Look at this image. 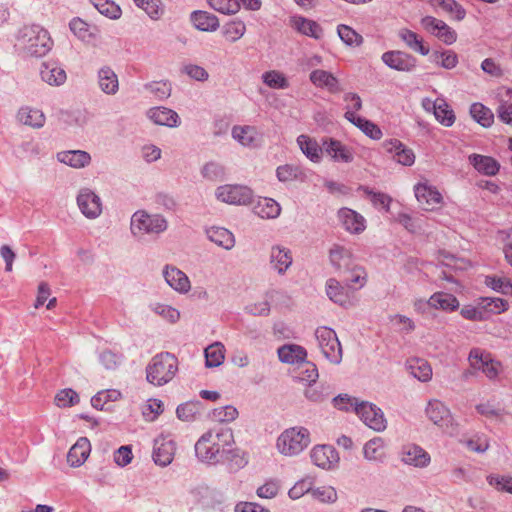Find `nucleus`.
<instances>
[{
    "label": "nucleus",
    "instance_id": "7c9ffc66",
    "mask_svg": "<svg viewBox=\"0 0 512 512\" xmlns=\"http://www.w3.org/2000/svg\"><path fill=\"white\" fill-rule=\"evenodd\" d=\"M16 118L20 123L34 129L42 128L46 122V117L43 111L31 106L20 107Z\"/></svg>",
    "mask_w": 512,
    "mask_h": 512
},
{
    "label": "nucleus",
    "instance_id": "4468645a",
    "mask_svg": "<svg viewBox=\"0 0 512 512\" xmlns=\"http://www.w3.org/2000/svg\"><path fill=\"white\" fill-rule=\"evenodd\" d=\"M292 263L293 256L289 248L279 244L273 245L270 248L269 265L278 275L286 274Z\"/></svg>",
    "mask_w": 512,
    "mask_h": 512
},
{
    "label": "nucleus",
    "instance_id": "0eeeda50",
    "mask_svg": "<svg viewBox=\"0 0 512 512\" xmlns=\"http://www.w3.org/2000/svg\"><path fill=\"white\" fill-rule=\"evenodd\" d=\"M76 204L81 214L89 220L99 218L103 212L101 197L89 187H82L78 190Z\"/></svg>",
    "mask_w": 512,
    "mask_h": 512
},
{
    "label": "nucleus",
    "instance_id": "c9c22d12",
    "mask_svg": "<svg viewBox=\"0 0 512 512\" xmlns=\"http://www.w3.org/2000/svg\"><path fill=\"white\" fill-rule=\"evenodd\" d=\"M460 303L456 296L451 293L438 291L430 296V308L444 312H454L458 310Z\"/></svg>",
    "mask_w": 512,
    "mask_h": 512
},
{
    "label": "nucleus",
    "instance_id": "473e14b6",
    "mask_svg": "<svg viewBox=\"0 0 512 512\" xmlns=\"http://www.w3.org/2000/svg\"><path fill=\"white\" fill-rule=\"evenodd\" d=\"M190 20L197 30L204 32H214L220 26L218 17L208 11H193Z\"/></svg>",
    "mask_w": 512,
    "mask_h": 512
},
{
    "label": "nucleus",
    "instance_id": "c85d7f7f",
    "mask_svg": "<svg viewBox=\"0 0 512 512\" xmlns=\"http://www.w3.org/2000/svg\"><path fill=\"white\" fill-rule=\"evenodd\" d=\"M427 417L439 427H447L452 420L451 413L445 404L439 400H430L426 407Z\"/></svg>",
    "mask_w": 512,
    "mask_h": 512
},
{
    "label": "nucleus",
    "instance_id": "2f4dec72",
    "mask_svg": "<svg viewBox=\"0 0 512 512\" xmlns=\"http://www.w3.org/2000/svg\"><path fill=\"white\" fill-rule=\"evenodd\" d=\"M290 24L293 29L299 32L302 35L320 39L322 37L323 31L320 25L314 20L305 18L303 16H292L290 18Z\"/></svg>",
    "mask_w": 512,
    "mask_h": 512
},
{
    "label": "nucleus",
    "instance_id": "bf43d9fd",
    "mask_svg": "<svg viewBox=\"0 0 512 512\" xmlns=\"http://www.w3.org/2000/svg\"><path fill=\"white\" fill-rule=\"evenodd\" d=\"M121 398V392L116 389H108L98 392L91 398V405L97 410H103L104 405L110 401L114 402Z\"/></svg>",
    "mask_w": 512,
    "mask_h": 512
},
{
    "label": "nucleus",
    "instance_id": "aec40b11",
    "mask_svg": "<svg viewBox=\"0 0 512 512\" xmlns=\"http://www.w3.org/2000/svg\"><path fill=\"white\" fill-rule=\"evenodd\" d=\"M401 461L410 466L425 468L431 462V457L422 447L415 444L403 446L401 450Z\"/></svg>",
    "mask_w": 512,
    "mask_h": 512
},
{
    "label": "nucleus",
    "instance_id": "2eb2a0df",
    "mask_svg": "<svg viewBox=\"0 0 512 512\" xmlns=\"http://www.w3.org/2000/svg\"><path fill=\"white\" fill-rule=\"evenodd\" d=\"M175 442L168 437H158L154 440L152 458L156 465L166 467L174 459Z\"/></svg>",
    "mask_w": 512,
    "mask_h": 512
},
{
    "label": "nucleus",
    "instance_id": "5701e85b",
    "mask_svg": "<svg viewBox=\"0 0 512 512\" xmlns=\"http://www.w3.org/2000/svg\"><path fill=\"white\" fill-rule=\"evenodd\" d=\"M415 196L425 210H433L442 201V195L428 183H418L414 187Z\"/></svg>",
    "mask_w": 512,
    "mask_h": 512
},
{
    "label": "nucleus",
    "instance_id": "9d476101",
    "mask_svg": "<svg viewBox=\"0 0 512 512\" xmlns=\"http://www.w3.org/2000/svg\"><path fill=\"white\" fill-rule=\"evenodd\" d=\"M422 27L438 38L446 45H451L457 40V33L454 29L448 26L443 20L437 19L433 16H425L421 19Z\"/></svg>",
    "mask_w": 512,
    "mask_h": 512
},
{
    "label": "nucleus",
    "instance_id": "864d4df0",
    "mask_svg": "<svg viewBox=\"0 0 512 512\" xmlns=\"http://www.w3.org/2000/svg\"><path fill=\"white\" fill-rule=\"evenodd\" d=\"M133 2L144 10L152 20H158L164 14V5L161 0H133Z\"/></svg>",
    "mask_w": 512,
    "mask_h": 512
},
{
    "label": "nucleus",
    "instance_id": "cd10ccee",
    "mask_svg": "<svg viewBox=\"0 0 512 512\" xmlns=\"http://www.w3.org/2000/svg\"><path fill=\"white\" fill-rule=\"evenodd\" d=\"M426 110H433L436 119L444 126L450 127L455 122L453 110L444 99L438 98L435 101L427 100L423 103Z\"/></svg>",
    "mask_w": 512,
    "mask_h": 512
},
{
    "label": "nucleus",
    "instance_id": "dca6fc26",
    "mask_svg": "<svg viewBox=\"0 0 512 512\" xmlns=\"http://www.w3.org/2000/svg\"><path fill=\"white\" fill-rule=\"evenodd\" d=\"M337 217L344 230L350 234L358 235L366 229V219L355 210L343 207L339 209Z\"/></svg>",
    "mask_w": 512,
    "mask_h": 512
},
{
    "label": "nucleus",
    "instance_id": "9b49d317",
    "mask_svg": "<svg viewBox=\"0 0 512 512\" xmlns=\"http://www.w3.org/2000/svg\"><path fill=\"white\" fill-rule=\"evenodd\" d=\"M324 153L336 163H351L354 161V150L335 138L322 139Z\"/></svg>",
    "mask_w": 512,
    "mask_h": 512
},
{
    "label": "nucleus",
    "instance_id": "4c0bfd02",
    "mask_svg": "<svg viewBox=\"0 0 512 512\" xmlns=\"http://www.w3.org/2000/svg\"><path fill=\"white\" fill-rule=\"evenodd\" d=\"M345 118L357 126L365 135L371 139L379 140L382 137V131L376 124L370 120L356 115V113H354L352 110H346Z\"/></svg>",
    "mask_w": 512,
    "mask_h": 512
},
{
    "label": "nucleus",
    "instance_id": "e2e57ef3",
    "mask_svg": "<svg viewBox=\"0 0 512 512\" xmlns=\"http://www.w3.org/2000/svg\"><path fill=\"white\" fill-rule=\"evenodd\" d=\"M262 80L273 89H287L289 87V82L284 74L276 70L265 72L262 75Z\"/></svg>",
    "mask_w": 512,
    "mask_h": 512
},
{
    "label": "nucleus",
    "instance_id": "a211bd4d",
    "mask_svg": "<svg viewBox=\"0 0 512 512\" xmlns=\"http://www.w3.org/2000/svg\"><path fill=\"white\" fill-rule=\"evenodd\" d=\"M382 145L386 152L392 154L393 159L397 163L403 166H412L415 163L413 150L398 139L385 140Z\"/></svg>",
    "mask_w": 512,
    "mask_h": 512
},
{
    "label": "nucleus",
    "instance_id": "b1692460",
    "mask_svg": "<svg viewBox=\"0 0 512 512\" xmlns=\"http://www.w3.org/2000/svg\"><path fill=\"white\" fill-rule=\"evenodd\" d=\"M329 260L335 270L340 273H346L356 264L351 251L340 245H334L330 249Z\"/></svg>",
    "mask_w": 512,
    "mask_h": 512
},
{
    "label": "nucleus",
    "instance_id": "f8f14e48",
    "mask_svg": "<svg viewBox=\"0 0 512 512\" xmlns=\"http://www.w3.org/2000/svg\"><path fill=\"white\" fill-rule=\"evenodd\" d=\"M381 60L389 68L400 72L413 71L417 63L414 56L400 50L384 52L381 56Z\"/></svg>",
    "mask_w": 512,
    "mask_h": 512
},
{
    "label": "nucleus",
    "instance_id": "052dcab7",
    "mask_svg": "<svg viewBox=\"0 0 512 512\" xmlns=\"http://www.w3.org/2000/svg\"><path fill=\"white\" fill-rule=\"evenodd\" d=\"M337 33L340 39L348 46L358 47L363 43V37L350 26L338 25Z\"/></svg>",
    "mask_w": 512,
    "mask_h": 512
},
{
    "label": "nucleus",
    "instance_id": "4be33fe9",
    "mask_svg": "<svg viewBox=\"0 0 512 512\" xmlns=\"http://www.w3.org/2000/svg\"><path fill=\"white\" fill-rule=\"evenodd\" d=\"M42 81L50 86H61L65 83L67 75L63 67L56 61H45L40 66Z\"/></svg>",
    "mask_w": 512,
    "mask_h": 512
},
{
    "label": "nucleus",
    "instance_id": "37998d69",
    "mask_svg": "<svg viewBox=\"0 0 512 512\" xmlns=\"http://www.w3.org/2000/svg\"><path fill=\"white\" fill-rule=\"evenodd\" d=\"M398 36L410 50L417 52L423 56L429 54V47L424 45L422 37H420L414 31L409 30L407 28H402L399 30Z\"/></svg>",
    "mask_w": 512,
    "mask_h": 512
},
{
    "label": "nucleus",
    "instance_id": "603ef678",
    "mask_svg": "<svg viewBox=\"0 0 512 512\" xmlns=\"http://www.w3.org/2000/svg\"><path fill=\"white\" fill-rule=\"evenodd\" d=\"M430 2L432 6L442 8L458 21L463 20L466 16L463 6L455 0H431Z\"/></svg>",
    "mask_w": 512,
    "mask_h": 512
},
{
    "label": "nucleus",
    "instance_id": "774afa93",
    "mask_svg": "<svg viewBox=\"0 0 512 512\" xmlns=\"http://www.w3.org/2000/svg\"><path fill=\"white\" fill-rule=\"evenodd\" d=\"M485 284L494 291L502 294L512 295V283L506 277L487 276Z\"/></svg>",
    "mask_w": 512,
    "mask_h": 512
},
{
    "label": "nucleus",
    "instance_id": "13d9d810",
    "mask_svg": "<svg viewBox=\"0 0 512 512\" xmlns=\"http://www.w3.org/2000/svg\"><path fill=\"white\" fill-rule=\"evenodd\" d=\"M201 409L202 404L200 401H188L177 407L176 414L182 421H191L200 413Z\"/></svg>",
    "mask_w": 512,
    "mask_h": 512
},
{
    "label": "nucleus",
    "instance_id": "6ab92c4d",
    "mask_svg": "<svg viewBox=\"0 0 512 512\" xmlns=\"http://www.w3.org/2000/svg\"><path fill=\"white\" fill-rule=\"evenodd\" d=\"M146 116L154 124L169 128H176L181 123L178 113L164 106H157L148 109Z\"/></svg>",
    "mask_w": 512,
    "mask_h": 512
},
{
    "label": "nucleus",
    "instance_id": "5fc2aeb1",
    "mask_svg": "<svg viewBox=\"0 0 512 512\" xmlns=\"http://www.w3.org/2000/svg\"><path fill=\"white\" fill-rule=\"evenodd\" d=\"M149 309L170 323H176L180 319V312L167 304L160 302L150 303Z\"/></svg>",
    "mask_w": 512,
    "mask_h": 512
},
{
    "label": "nucleus",
    "instance_id": "f257e3e1",
    "mask_svg": "<svg viewBox=\"0 0 512 512\" xmlns=\"http://www.w3.org/2000/svg\"><path fill=\"white\" fill-rule=\"evenodd\" d=\"M235 443L233 431L223 426H215L204 432L194 445L199 462L217 466L224 464V456Z\"/></svg>",
    "mask_w": 512,
    "mask_h": 512
},
{
    "label": "nucleus",
    "instance_id": "c03bdc74",
    "mask_svg": "<svg viewBox=\"0 0 512 512\" xmlns=\"http://www.w3.org/2000/svg\"><path fill=\"white\" fill-rule=\"evenodd\" d=\"M384 448V440L380 437H375L364 445V458L370 462L382 463L386 458Z\"/></svg>",
    "mask_w": 512,
    "mask_h": 512
},
{
    "label": "nucleus",
    "instance_id": "58836bf2",
    "mask_svg": "<svg viewBox=\"0 0 512 512\" xmlns=\"http://www.w3.org/2000/svg\"><path fill=\"white\" fill-rule=\"evenodd\" d=\"M296 141L302 153L310 161L314 163H319L321 161L322 154L324 153L323 146H320L315 139L302 134L297 137Z\"/></svg>",
    "mask_w": 512,
    "mask_h": 512
},
{
    "label": "nucleus",
    "instance_id": "393cba45",
    "mask_svg": "<svg viewBox=\"0 0 512 512\" xmlns=\"http://www.w3.org/2000/svg\"><path fill=\"white\" fill-rule=\"evenodd\" d=\"M69 28L80 41L87 44H93L99 36L96 26L86 23L79 17H75L69 22Z\"/></svg>",
    "mask_w": 512,
    "mask_h": 512
},
{
    "label": "nucleus",
    "instance_id": "7ed1b4c3",
    "mask_svg": "<svg viewBox=\"0 0 512 512\" xmlns=\"http://www.w3.org/2000/svg\"><path fill=\"white\" fill-rule=\"evenodd\" d=\"M178 370L177 358L163 352L155 355L146 367V379L154 386H163L170 382Z\"/></svg>",
    "mask_w": 512,
    "mask_h": 512
},
{
    "label": "nucleus",
    "instance_id": "8fccbe9b",
    "mask_svg": "<svg viewBox=\"0 0 512 512\" xmlns=\"http://www.w3.org/2000/svg\"><path fill=\"white\" fill-rule=\"evenodd\" d=\"M346 273L348 274L345 278L346 286H348L351 291L361 289L366 285L367 272L363 267L355 264Z\"/></svg>",
    "mask_w": 512,
    "mask_h": 512
},
{
    "label": "nucleus",
    "instance_id": "1a4fd4ad",
    "mask_svg": "<svg viewBox=\"0 0 512 512\" xmlns=\"http://www.w3.org/2000/svg\"><path fill=\"white\" fill-rule=\"evenodd\" d=\"M355 413L366 426L376 432H382L387 427V420L383 411L376 405L369 402H359L354 408Z\"/></svg>",
    "mask_w": 512,
    "mask_h": 512
},
{
    "label": "nucleus",
    "instance_id": "e433bc0d",
    "mask_svg": "<svg viewBox=\"0 0 512 512\" xmlns=\"http://www.w3.org/2000/svg\"><path fill=\"white\" fill-rule=\"evenodd\" d=\"M277 353L281 362L292 365L304 362L307 357L306 349L297 344H285L278 348Z\"/></svg>",
    "mask_w": 512,
    "mask_h": 512
},
{
    "label": "nucleus",
    "instance_id": "c756f323",
    "mask_svg": "<svg viewBox=\"0 0 512 512\" xmlns=\"http://www.w3.org/2000/svg\"><path fill=\"white\" fill-rule=\"evenodd\" d=\"M97 81L100 90L106 95L113 96L119 91L118 76L109 66H103L98 70Z\"/></svg>",
    "mask_w": 512,
    "mask_h": 512
},
{
    "label": "nucleus",
    "instance_id": "79ce46f5",
    "mask_svg": "<svg viewBox=\"0 0 512 512\" xmlns=\"http://www.w3.org/2000/svg\"><path fill=\"white\" fill-rule=\"evenodd\" d=\"M406 369L410 375L421 382H428L432 378V368L424 359L412 358L407 360Z\"/></svg>",
    "mask_w": 512,
    "mask_h": 512
},
{
    "label": "nucleus",
    "instance_id": "a18cd8bd",
    "mask_svg": "<svg viewBox=\"0 0 512 512\" xmlns=\"http://www.w3.org/2000/svg\"><path fill=\"white\" fill-rule=\"evenodd\" d=\"M253 211L263 219H274L280 215L281 207L278 202L272 198H260L254 205Z\"/></svg>",
    "mask_w": 512,
    "mask_h": 512
},
{
    "label": "nucleus",
    "instance_id": "412c9836",
    "mask_svg": "<svg viewBox=\"0 0 512 512\" xmlns=\"http://www.w3.org/2000/svg\"><path fill=\"white\" fill-rule=\"evenodd\" d=\"M348 286H343L337 279L330 278L326 281V294L335 304L348 308L353 305Z\"/></svg>",
    "mask_w": 512,
    "mask_h": 512
},
{
    "label": "nucleus",
    "instance_id": "4d7b16f0",
    "mask_svg": "<svg viewBox=\"0 0 512 512\" xmlns=\"http://www.w3.org/2000/svg\"><path fill=\"white\" fill-rule=\"evenodd\" d=\"M93 6L104 16L110 19H118L121 16V8L111 0H90Z\"/></svg>",
    "mask_w": 512,
    "mask_h": 512
},
{
    "label": "nucleus",
    "instance_id": "f704fd0d",
    "mask_svg": "<svg viewBox=\"0 0 512 512\" xmlns=\"http://www.w3.org/2000/svg\"><path fill=\"white\" fill-rule=\"evenodd\" d=\"M91 451V445L86 437L79 438L70 448L67 454V461L72 467L81 466L88 458Z\"/></svg>",
    "mask_w": 512,
    "mask_h": 512
},
{
    "label": "nucleus",
    "instance_id": "de8ad7c7",
    "mask_svg": "<svg viewBox=\"0 0 512 512\" xmlns=\"http://www.w3.org/2000/svg\"><path fill=\"white\" fill-rule=\"evenodd\" d=\"M482 314L485 315V320L489 319L490 316L500 314L507 310L508 302L502 298L485 297L479 302Z\"/></svg>",
    "mask_w": 512,
    "mask_h": 512
},
{
    "label": "nucleus",
    "instance_id": "a878e982",
    "mask_svg": "<svg viewBox=\"0 0 512 512\" xmlns=\"http://www.w3.org/2000/svg\"><path fill=\"white\" fill-rule=\"evenodd\" d=\"M309 80L316 88L327 90L330 93L340 92L338 78L329 71L314 69L309 75Z\"/></svg>",
    "mask_w": 512,
    "mask_h": 512
},
{
    "label": "nucleus",
    "instance_id": "20e7f679",
    "mask_svg": "<svg viewBox=\"0 0 512 512\" xmlns=\"http://www.w3.org/2000/svg\"><path fill=\"white\" fill-rule=\"evenodd\" d=\"M310 432L302 426L285 429L277 437L276 449L286 457H295L301 454L310 444Z\"/></svg>",
    "mask_w": 512,
    "mask_h": 512
},
{
    "label": "nucleus",
    "instance_id": "72a5a7b5",
    "mask_svg": "<svg viewBox=\"0 0 512 512\" xmlns=\"http://www.w3.org/2000/svg\"><path fill=\"white\" fill-rule=\"evenodd\" d=\"M207 238L217 246L231 250L235 246V237L224 227L212 226L205 229Z\"/></svg>",
    "mask_w": 512,
    "mask_h": 512
},
{
    "label": "nucleus",
    "instance_id": "338daca9",
    "mask_svg": "<svg viewBox=\"0 0 512 512\" xmlns=\"http://www.w3.org/2000/svg\"><path fill=\"white\" fill-rule=\"evenodd\" d=\"M298 365L299 373L297 378L302 382H307L308 384L315 383L319 377L316 365L306 360H304V362L299 363Z\"/></svg>",
    "mask_w": 512,
    "mask_h": 512
},
{
    "label": "nucleus",
    "instance_id": "69168bd1",
    "mask_svg": "<svg viewBox=\"0 0 512 512\" xmlns=\"http://www.w3.org/2000/svg\"><path fill=\"white\" fill-rule=\"evenodd\" d=\"M246 32V25L242 20L235 19L224 26V35L231 42H236Z\"/></svg>",
    "mask_w": 512,
    "mask_h": 512
},
{
    "label": "nucleus",
    "instance_id": "ea45409f",
    "mask_svg": "<svg viewBox=\"0 0 512 512\" xmlns=\"http://www.w3.org/2000/svg\"><path fill=\"white\" fill-rule=\"evenodd\" d=\"M470 164L479 172L487 176H494L500 169V164L490 156L480 154H471L469 156Z\"/></svg>",
    "mask_w": 512,
    "mask_h": 512
},
{
    "label": "nucleus",
    "instance_id": "423d86ee",
    "mask_svg": "<svg viewBox=\"0 0 512 512\" xmlns=\"http://www.w3.org/2000/svg\"><path fill=\"white\" fill-rule=\"evenodd\" d=\"M315 337L323 356L333 364H340L343 354L336 332L332 328L321 326L316 329Z\"/></svg>",
    "mask_w": 512,
    "mask_h": 512
},
{
    "label": "nucleus",
    "instance_id": "49530a36",
    "mask_svg": "<svg viewBox=\"0 0 512 512\" xmlns=\"http://www.w3.org/2000/svg\"><path fill=\"white\" fill-rule=\"evenodd\" d=\"M225 346L221 342H214L204 350L205 365L208 368L219 367L225 360Z\"/></svg>",
    "mask_w": 512,
    "mask_h": 512
},
{
    "label": "nucleus",
    "instance_id": "0e129e2a",
    "mask_svg": "<svg viewBox=\"0 0 512 512\" xmlns=\"http://www.w3.org/2000/svg\"><path fill=\"white\" fill-rule=\"evenodd\" d=\"M491 359V354L480 348L471 349L468 355V361L471 367L481 371L484 369L485 366H487Z\"/></svg>",
    "mask_w": 512,
    "mask_h": 512
},
{
    "label": "nucleus",
    "instance_id": "f3484780",
    "mask_svg": "<svg viewBox=\"0 0 512 512\" xmlns=\"http://www.w3.org/2000/svg\"><path fill=\"white\" fill-rule=\"evenodd\" d=\"M165 282L176 292L186 294L191 289V283L188 276L173 265H165L162 270Z\"/></svg>",
    "mask_w": 512,
    "mask_h": 512
},
{
    "label": "nucleus",
    "instance_id": "6e6552de",
    "mask_svg": "<svg viewBox=\"0 0 512 512\" xmlns=\"http://www.w3.org/2000/svg\"><path fill=\"white\" fill-rule=\"evenodd\" d=\"M215 197L230 205H247L253 200V191L244 185L225 184L216 188Z\"/></svg>",
    "mask_w": 512,
    "mask_h": 512
},
{
    "label": "nucleus",
    "instance_id": "ddd939ff",
    "mask_svg": "<svg viewBox=\"0 0 512 512\" xmlns=\"http://www.w3.org/2000/svg\"><path fill=\"white\" fill-rule=\"evenodd\" d=\"M310 458L314 465L319 468L330 470L339 463V455L331 445H316L310 451Z\"/></svg>",
    "mask_w": 512,
    "mask_h": 512
},
{
    "label": "nucleus",
    "instance_id": "09e8293b",
    "mask_svg": "<svg viewBox=\"0 0 512 512\" xmlns=\"http://www.w3.org/2000/svg\"><path fill=\"white\" fill-rule=\"evenodd\" d=\"M224 463L227 464L230 472H237L248 464V458L244 452L233 445L229 447L227 454L224 456Z\"/></svg>",
    "mask_w": 512,
    "mask_h": 512
},
{
    "label": "nucleus",
    "instance_id": "6e6d98bb",
    "mask_svg": "<svg viewBox=\"0 0 512 512\" xmlns=\"http://www.w3.org/2000/svg\"><path fill=\"white\" fill-rule=\"evenodd\" d=\"M431 60L435 64L447 70L455 68L458 64V56L452 50H446L443 52L435 51L431 55Z\"/></svg>",
    "mask_w": 512,
    "mask_h": 512
},
{
    "label": "nucleus",
    "instance_id": "f03ea898",
    "mask_svg": "<svg viewBox=\"0 0 512 512\" xmlns=\"http://www.w3.org/2000/svg\"><path fill=\"white\" fill-rule=\"evenodd\" d=\"M16 45L29 57H43L53 47L49 32L40 25H25L16 34Z\"/></svg>",
    "mask_w": 512,
    "mask_h": 512
},
{
    "label": "nucleus",
    "instance_id": "a19ab883",
    "mask_svg": "<svg viewBox=\"0 0 512 512\" xmlns=\"http://www.w3.org/2000/svg\"><path fill=\"white\" fill-rule=\"evenodd\" d=\"M232 138L243 147H254L258 136L257 129L250 125H235L231 131Z\"/></svg>",
    "mask_w": 512,
    "mask_h": 512
},
{
    "label": "nucleus",
    "instance_id": "bb28decb",
    "mask_svg": "<svg viewBox=\"0 0 512 512\" xmlns=\"http://www.w3.org/2000/svg\"><path fill=\"white\" fill-rule=\"evenodd\" d=\"M56 159L74 169L87 167L91 163V155L84 150H66L56 154Z\"/></svg>",
    "mask_w": 512,
    "mask_h": 512
},
{
    "label": "nucleus",
    "instance_id": "3c124183",
    "mask_svg": "<svg viewBox=\"0 0 512 512\" xmlns=\"http://www.w3.org/2000/svg\"><path fill=\"white\" fill-rule=\"evenodd\" d=\"M471 117L483 127H490L494 121V114L490 108L476 102L470 106Z\"/></svg>",
    "mask_w": 512,
    "mask_h": 512
},
{
    "label": "nucleus",
    "instance_id": "680f3d73",
    "mask_svg": "<svg viewBox=\"0 0 512 512\" xmlns=\"http://www.w3.org/2000/svg\"><path fill=\"white\" fill-rule=\"evenodd\" d=\"M209 6L224 15H234L240 10L238 0H207Z\"/></svg>",
    "mask_w": 512,
    "mask_h": 512
},
{
    "label": "nucleus",
    "instance_id": "39448f33",
    "mask_svg": "<svg viewBox=\"0 0 512 512\" xmlns=\"http://www.w3.org/2000/svg\"><path fill=\"white\" fill-rule=\"evenodd\" d=\"M168 228L166 218L161 214H149L145 210H137L131 216L130 232L134 237L159 235Z\"/></svg>",
    "mask_w": 512,
    "mask_h": 512
}]
</instances>
